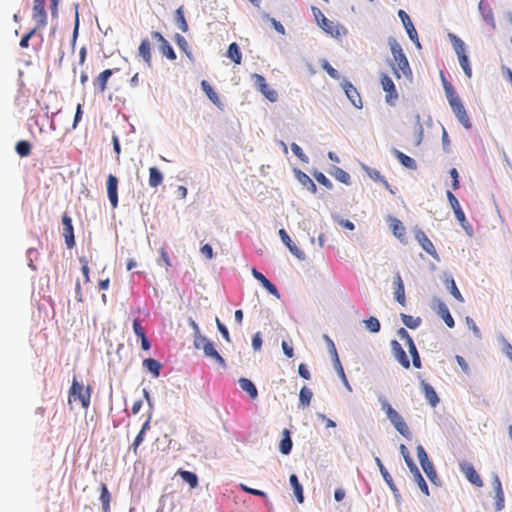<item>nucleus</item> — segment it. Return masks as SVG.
Instances as JSON below:
<instances>
[{
  "label": "nucleus",
  "instance_id": "1",
  "mask_svg": "<svg viewBox=\"0 0 512 512\" xmlns=\"http://www.w3.org/2000/svg\"><path fill=\"white\" fill-rule=\"evenodd\" d=\"M390 49L395 62L393 65V71L396 77L400 78L401 76H404L406 78H411L412 71L401 45L396 40H393L390 42Z\"/></svg>",
  "mask_w": 512,
  "mask_h": 512
},
{
  "label": "nucleus",
  "instance_id": "2",
  "mask_svg": "<svg viewBox=\"0 0 512 512\" xmlns=\"http://www.w3.org/2000/svg\"><path fill=\"white\" fill-rule=\"evenodd\" d=\"M445 89L449 104L456 118L463 125L464 128L470 129L472 127V123L461 100L456 95H454V92L450 85L445 86Z\"/></svg>",
  "mask_w": 512,
  "mask_h": 512
},
{
  "label": "nucleus",
  "instance_id": "3",
  "mask_svg": "<svg viewBox=\"0 0 512 512\" xmlns=\"http://www.w3.org/2000/svg\"><path fill=\"white\" fill-rule=\"evenodd\" d=\"M381 406L394 428L405 438L411 439V431L403 417L394 408H392L388 401L383 400Z\"/></svg>",
  "mask_w": 512,
  "mask_h": 512
},
{
  "label": "nucleus",
  "instance_id": "4",
  "mask_svg": "<svg viewBox=\"0 0 512 512\" xmlns=\"http://www.w3.org/2000/svg\"><path fill=\"white\" fill-rule=\"evenodd\" d=\"M91 388L90 386L84 387L76 379L73 380L69 390V402L80 401L81 406L87 409L90 405Z\"/></svg>",
  "mask_w": 512,
  "mask_h": 512
},
{
  "label": "nucleus",
  "instance_id": "5",
  "mask_svg": "<svg viewBox=\"0 0 512 512\" xmlns=\"http://www.w3.org/2000/svg\"><path fill=\"white\" fill-rule=\"evenodd\" d=\"M46 0H34L32 8V19L35 21L36 29H43L48 22L47 12L45 10Z\"/></svg>",
  "mask_w": 512,
  "mask_h": 512
},
{
  "label": "nucleus",
  "instance_id": "6",
  "mask_svg": "<svg viewBox=\"0 0 512 512\" xmlns=\"http://www.w3.org/2000/svg\"><path fill=\"white\" fill-rule=\"evenodd\" d=\"M398 335L401 340L405 341V344L408 347L409 353L412 356L413 366L417 369L421 368V359H420L419 353H418L416 345L414 344V341L410 337L409 333L404 328H400L398 330Z\"/></svg>",
  "mask_w": 512,
  "mask_h": 512
},
{
  "label": "nucleus",
  "instance_id": "7",
  "mask_svg": "<svg viewBox=\"0 0 512 512\" xmlns=\"http://www.w3.org/2000/svg\"><path fill=\"white\" fill-rule=\"evenodd\" d=\"M252 78L254 80V85L256 88L271 102L277 101L278 94L277 92L270 88V86L266 83V79L260 74H253Z\"/></svg>",
  "mask_w": 512,
  "mask_h": 512
},
{
  "label": "nucleus",
  "instance_id": "8",
  "mask_svg": "<svg viewBox=\"0 0 512 512\" xmlns=\"http://www.w3.org/2000/svg\"><path fill=\"white\" fill-rule=\"evenodd\" d=\"M461 472L465 475L467 480L475 485L476 487H482L483 481L480 475L477 473L473 465L467 461H463L459 464Z\"/></svg>",
  "mask_w": 512,
  "mask_h": 512
},
{
  "label": "nucleus",
  "instance_id": "9",
  "mask_svg": "<svg viewBox=\"0 0 512 512\" xmlns=\"http://www.w3.org/2000/svg\"><path fill=\"white\" fill-rule=\"evenodd\" d=\"M62 224L63 236L65 238L66 246L69 249H72L75 246L74 229L72 225V219L67 213H64L62 216Z\"/></svg>",
  "mask_w": 512,
  "mask_h": 512
},
{
  "label": "nucleus",
  "instance_id": "10",
  "mask_svg": "<svg viewBox=\"0 0 512 512\" xmlns=\"http://www.w3.org/2000/svg\"><path fill=\"white\" fill-rule=\"evenodd\" d=\"M381 85L383 90L386 92V102L390 105H394L398 98V94L392 79L389 76L383 74L381 76Z\"/></svg>",
  "mask_w": 512,
  "mask_h": 512
},
{
  "label": "nucleus",
  "instance_id": "11",
  "mask_svg": "<svg viewBox=\"0 0 512 512\" xmlns=\"http://www.w3.org/2000/svg\"><path fill=\"white\" fill-rule=\"evenodd\" d=\"M415 238L423 250H425L434 259H438L437 251H436L432 241L427 237L425 232H423L422 230H417L415 232Z\"/></svg>",
  "mask_w": 512,
  "mask_h": 512
},
{
  "label": "nucleus",
  "instance_id": "12",
  "mask_svg": "<svg viewBox=\"0 0 512 512\" xmlns=\"http://www.w3.org/2000/svg\"><path fill=\"white\" fill-rule=\"evenodd\" d=\"M152 37L156 39L159 43V50L160 52L166 56L170 60L176 59V54L174 52V49L170 45V43L163 37V35L160 32L154 31L151 33Z\"/></svg>",
  "mask_w": 512,
  "mask_h": 512
},
{
  "label": "nucleus",
  "instance_id": "13",
  "mask_svg": "<svg viewBox=\"0 0 512 512\" xmlns=\"http://www.w3.org/2000/svg\"><path fill=\"white\" fill-rule=\"evenodd\" d=\"M398 16L400 17L402 23H403V26L405 27L406 29V32L409 36V38L417 43V45H419V39H418V33L409 17V15L404 11V10H399L398 11Z\"/></svg>",
  "mask_w": 512,
  "mask_h": 512
},
{
  "label": "nucleus",
  "instance_id": "14",
  "mask_svg": "<svg viewBox=\"0 0 512 512\" xmlns=\"http://www.w3.org/2000/svg\"><path fill=\"white\" fill-rule=\"evenodd\" d=\"M118 179L116 176L110 174L107 177V193L110 203L113 208H116L118 205Z\"/></svg>",
  "mask_w": 512,
  "mask_h": 512
},
{
  "label": "nucleus",
  "instance_id": "15",
  "mask_svg": "<svg viewBox=\"0 0 512 512\" xmlns=\"http://www.w3.org/2000/svg\"><path fill=\"white\" fill-rule=\"evenodd\" d=\"M391 347H392L393 354H394L395 358L397 359V361L405 369H408L410 367V361H409V358L407 357L403 347L401 346V344L398 341L393 340L391 342Z\"/></svg>",
  "mask_w": 512,
  "mask_h": 512
},
{
  "label": "nucleus",
  "instance_id": "16",
  "mask_svg": "<svg viewBox=\"0 0 512 512\" xmlns=\"http://www.w3.org/2000/svg\"><path fill=\"white\" fill-rule=\"evenodd\" d=\"M279 235L283 241V243L287 246V248L289 249V251L294 255L296 256L298 259L300 260H304L305 259V254L302 250H300L291 240V238L289 237V235L287 234V232L284 230V229H280L279 230Z\"/></svg>",
  "mask_w": 512,
  "mask_h": 512
},
{
  "label": "nucleus",
  "instance_id": "17",
  "mask_svg": "<svg viewBox=\"0 0 512 512\" xmlns=\"http://www.w3.org/2000/svg\"><path fill=\"white\" fill-rule=\"evenodd\" d=\"M343 88H344L346 96L352 102V104L356 108H359V109L362 108V106H363L362 99L360 97V94L356 90V88L350 82H345L343 85Z\"/></svg>",
  "mask_w": 512,
  "mask_h": 512
},
{
  "label": "nucleus",
  "instance_id": "18",
  "mask_svg": "<svg viewBox=\"0 0 512 512\" xmlns=\"http://www.w3.org/2000/svg\"><path fill=\"white\" fill-rule=\"evenodd\" d=\"M492 484L495 491V508L497 511H500L504 508V492L502 489L501 481L497 475L493 477Z\"/></svg>",
  "mask_w": 512,
  "mask_h": 512
},
{
  "label": "nucleus",
  "instance_id": "19",
  "mask_svg": "<svg viewBox=\"0 0 512 512\" xmlns=\"http://www.w3.org/2000/svg\"><path fill=\"white\" fill-rule=\"evenodd\" d=\"M113 70L112 69H106L102 71L93 81V85L95 89L99 93H103L107 88V82L109 78L112 76Z\"/></svg>",
  "mask_w": 512,
  "mask_h": 512
},
{
  "label": "nucleus",
  "instance_id": "20",
  "mask_svg": "<svg viewBox=\"0 0 512 512\" xmlns=\"http://www.w3.org/2000/svg\"><path fill=\"white\" fill-rule=\"evenodd\" d=\"M252 275L255 279H257L262 286L272 295L279 297L278 290L274 284H272L261 272L256 270L255 268L252 269Z\"/></svg>",
  "mask_w": 512,
  "mask_h": 512
},
{
  "label": "nucleus",
  "instance_id": "21",
  "mask_svg": "<svg viewBox=\"0 0 512 512\" xmlns=\"http://www.w3.org/2000/svg\"><path fill=\"white\" fill-rule=\"evenodd\" d=\"M394 285H395V299L402 306L405 305V288L402 281V278L399 273L394 276Z\"/></svg>",
  "mask_w": 512,
  "mask_h": 512
},
{
  "label": "nucleus",
  "instance_id": "22",
  "mask_svg": "<svg viewBox=\"0 0 512 512\" xmlns=\"http://www.w3.org/2000/svg\"><path fill=\"white\" fill-rule=\"evenodd\" d=\"M314 15L316 17V20L319 24V26L327 33L333 34L334 32V25L333 22L330 21L328 18L325 17V15L319 10L314 8Z\"/></svg>",
  "mask_w": 512,
  "mask_h": 512
},
{
  "label": "nucleus",
  "instance_id": "23",
  "mask_svg": "<svg viewBox=\"0 0 512 512\" xmlns=\"http://www.w3.org/2000/svg\"><path fill=\"white\" fill-rule=\"evenodd\" d=\"M421 386L427 401L432 407H436L440 400L434 388L425 381L421 382Z\"/></svg>",
  "mask_w": 512,
  "mask_h": 512
},
{
  "label": "nucleus",
  "instance_id": "24",
  "mask_svg": "<svg viewBox=\"0 0 512 512\" xmlns=\"http://www.w3.org/2000/svg\"><path fill=\"white\" fill-rule=\"evenodd\" d=\"M479 10L481 12V15L483 19L491 25L493 29H495V21H494V15L491 7L488 3H486L484 0H480L479 2Z\"/></svg>",
  "mask_w": 512,
  "mask_h": 512
},
{
  "label": "nucleus",
  "instance_id": "25",
  "mask_svg": "<svg viewBox=\"0 0 512 512\" xmlns=\"http://www.w3.org/2000/svg\"><path fill=\"white\" fill-rule=\"evenodd\" d=\"M437 314L444 320L445 324L449 328H453L455 325L454 319L450 314L447 305L443 302H439L437 307Z\"/></svg>",
  "mask_w": 512,
  "mask_h": 512
},
{
  "label": "nucleus",
  "instance_id": "26",
  "mask_svg": "<svg viewBox=\"0 0 512 512\" xmlns=\"http://www.w3.org/2000/svg\"><path fill=\"white\" fill-rule=\"evenodd\" d=\"M375 461H376L377 466L379 467L380 473H381L384 481L387 483V485L393 491V493L396 494L398 492V489L396 488L391 475L389 474V472L387 471V469L383 465V463L380 460V458L376 457Z\"/></svg>",
  "mask_w": 512,
  "mask_h": 512
},
{
  "label": "nucleus",
  "instance_id": "27",
  "mask_svg": "<svg viewBox=\"0 0 512 512\" xmlns=\"http://www.w3.org/2000/svg\"><path fill=\"white\" fill-rule=\"evenodd\" d=\"M201 87H202V90L207 95V97L210 99V101L213 104H215L216 106L220 107L221 106L220 98H219L218 94L214 91V89L211 87V85L206 80H203L201 82Z\"/></svg>",
  "mask_w": 512,
  "mask_h": 512
},
{
  "label": "nucleus",
  "instance_id": "28",
  "mask_svg": "<svg viewBox=\"0 0 512 512\" xmlns=\"http://www.w3.org/2000/svg\"><path fill=\"white\" fill-rule=\"evenodd\" d=\"M139 55L148 66H151V45L148 39H143L138 48Z\"/></svg>",
  "mask_w": 512,
  "mask_h": 512
},
{
  "label": "nucleus",
  "instance_id": "29",
  "mask_svg": "<svg viewBox=\"0 0 512 512\" xmlns=\"http://www.w3.org/2000/svg\"><path fill=\"white\" fill-rule=\"evenodd\" d=\"M203 352L205 354V356L207 357H211L213 359H215V361L221 365V366H225V360L223 359V357L218 353V351L215 349L214 345L212 342L210 343H207L206 346L204 347L203 349Z\"/></svg>",
  "mask_w": 512,
  "mask_h": 512
},
{
  "label": "nucleus",
  "instance_id": "30",
  "mask_svg": "<svg viewBox=\"0 0 512 512\" xmlns=\"http://www.w3.org/2000/svg\"><path fill=\"white\" fill-rule=\"evenodd\" d=\"M290 484L293 488L294 494L297 498V501L299 503H303L304 501V495H303V487L300 484L297 476L295 474L290 475L289 477Z\"/></svg>",
  "mask_w": 512,
  "mask_h": 512
},
{
  "label": "nucleus",
  "instance_id": "31",
  "mask_svg": "<svg viewBox=\"0 0 512 512\" xmlns=\"http://www.w3.org/2000/svg\"><path fill=\"white\" fill-rule=\"evenodd\" d=\"M239 385L242 388V390L246 391L252 399L257 398L258 391H257L256 386L254 385V383L251 380H249L247 378H241L239 380Z\"/></svg>",
  "mask_w": 512,
  "mask_h": 512
},
{
  "label": "nucleus",
  "instance_id": "32",
  "mask_svg": "<svg viewBox=\"0 0 512 512\" xmlns=\"http://www.w3.org/2000/svg\"><path fill=\"white\" fill-rule=\"evenodd\" d=\"M292 440L290 437V432L287 429L283 430V439L280 442L279 450L282 454L287 455L291 452L292 449Z\"/></svg>",
  "mask_w": 512,
  "mask_h": 512
},
{
  "label": "nucleus",
  "instance_id": "33",
  "mask_svg": "<svg viewBox=\"0 0 512 512\" xmlns=\"http://www.w3.org/2000/svg\"><path fill=\"white\" fill-rule=\"evenodd\" d=\"M390 228L395 237L402 240L405 235V227L402 222L397 218H390Z\"/></svg>",
  "mask_w": 512,
  "mask_h": 512
},
{
  "label": "nucleus",
  "instance_id": "34",
  "mask_svg": "<svg viewBox=\"0 0 512 512\" xmlns=\"http://www.w3.org/2000/svg\"><path fill=\"white\" fill-rule=\"evenodd\" d=\"M143 366L153 374L154 377H159L161 370V363L153 358H148L143 361Z\"/></svg>",
  "mask_w": 512,
  "mask_h": 512
},
{
  "label": "nucleus",
  "instance_id": "35",
  "mask_svg": "<svg viewBox=\"0 0 512 512\" xmlns=\"http://www.w3.org/2000/svg\"><path fill=\"white\" fill-rule=\"evenodd\" d=\"M227 57L230 58L235 64H241L242 54L237 43L233 42L229 45L227 50Z\"/></svg>",
  "mask_w": 512,
  "mask_h": 512
},
{
  "label": "nucleus",
  "instance_id": "36",
  "mask_svg": "<svg viewBox=\"0 0 512 512\" xmlns=\"http://www.w3.org/2000/svg\"><path fill=\"white\" fill-rule=\"evenodd\" d=\"M177 474L180 475L191 488H196L198 486V477L195 473L180 469Z\"/></svg>",
  "mask_w": 512,
  "mask_h": 512
},
{
  "label": "nucleus",
  "instance_id": "37",
  "mask_svg": "<svg viewBox=\"0 0 512 512\" xmlns=\"http://www.w3.org/2000/svg\"><path fill=\"white\" fill-rule=\"evenodd\" d=\"M100 501L102 503L103 512H110L111 495L105 483L101 485Z\"/></svg>",
  "mask_w": 512,
  "mask_h": 512
},
{
  "label": "nucleus",
  "instance_id": "38",
  "mask_svg": "<svg viewBox=\"0 0 512 512\" xmlns=\"http://www.w3.org/2000/svg\"><path fill=\"white\" fill-rule=\"evenodd\" d=\"M163 181L162 173L156 167L149 168V185L151 187L159 186Z\"/></svg>",
  "mask_w": 512,
  "mask_h": 512
},
{
  "label": "nucleus",
  "instance_id": "39",
  "mask_svg": "<svg viewBox=\"0 0 512 512\" xmlns=\"http://www.w3.org/2000/svg\"><path fill=\"white\" fill-rule=\"evenodd\" d=\"M31 144L26 140H21L16 143L15 150L20 157H27L31 153Z\"/></svg>",
  "mask_w": 512,
  "mask_h": 512
},
{
  "label": "nucleus",
  "instance_id": "40",
  "mask_svg": "<svg viewBox=\"0 0 512 512\" xmlns=\"http://www.w3.org/2000/svg\"><path fill=\"white\" fill-rule=\"evenodd\" d=\"M175 21L179 27V29L183 32V33H186L188 31V24L186 22V19H185V15H184V11H183V7H179L176 12H175Z\"/></svg>",
  "mask_w": 512,
  "mask_h": 512
},
{
  "label": "nucleus",
  "instance_id": "41",
  "mask_svg": "<svg viewBox=\"0 0 512 512\" xmlns=\"http://www.w3.org/2000/svg\"><path fill=\"white\" fill-rule=\"evenodd\" d=\"M449 37L451 39L453 48H454L457 56L461 57L463 55H466L465 54V44H464V42L459 37H457L454 34H449Z\"/></svg>",
  "mask_w": 512,
  "mask_h": 512
},
{
  "label": "nucleus",
  "instance_id": "42",
  "mask_svg": "<svg viewBox=\"0 0 512 512\" xmlns=\"http://www.w3.org/2000/svg\"><path fill=\"white\" fill-rule=\"evenodd\" d=\"M454 214L462 228L466 231V233L469 236H471L473 234V228L472 225L467 221L463 210L456 211Z\"/></svg>",
  "mask_w": 512,
  "mask_h": 512
},
{
  "label": "nucleus",
  "instance_id": "43",
  "mask_svg": "<svg viewBox=\"0 0 512 512\" xmlns=\"http://www.w3.org/2000/svg\"><path fill=\"white\" fill-rule=\"evenodd\" d=\"M298 180L299 182L307 188V190H309L310 192L312 193H315L316 192V185L315 183L313 182V180L305 173L299 171L298 172Z\"/></svg>",
  "mask_w": 512,
  "mask_h": 512
},
{
  "label": "nucleus",
  "instance_id": "44",
  "mask_svg": "<svg viewBox=\"0 0 512 512\" xmlns=\"http://www.w3.org/2000/svg\"><path fill=\"white\" fill-rule=\"evenodd\" d=\"M401 319H402V322L404 323V325L410 329H415L421 324L420 317H413L411 315L402 313Z\"/></svg>",
  "mask_w": 512,
  "mask_h": 512
},
{
  "label": "nucleus",
  "instance_id": "45",
  "mask_svg": "<svg viewBox=\"0 0 512 512\" xmlns=\"http://www.w3.org/2000/svg\"><path fill=\"white\" fill-rule=\"evenodd\" d=\"M312 396H313V393L309 388H307L306 386L302 387V389L300 390V393H299L300 404L303 407L309 406Z\"/></svg>",
  "mask_w": 512,
  "mask_h": 512
},
{
  "label": "nucleus",
  "instance_id": "46",
  "mask_svg": "<svg viewBox=\"0 0 512 512\" xmlns=\"http://www.w3.org/2000/svg\"><path fill=\"white\" fill-rule=\"evenodd\" d=\"M331 174L335 177V179H337L341 183H344V184L350 183V179H351L350 175L346 171H344L343 169H341L339 167L334 166L333 172H331Z\"/></svg>",
  "mask_w": 512,
  "mask_h": 512
},
{
  "label": "nucleus",
  "instance_id": "47",
  "mask_svg": "<svg viewBox=\"0 0 512 512\" xmlns=\"http://www.w3.org/2000/svg\"><path fill=\"white\" fill-rule=\"evenodd\" d=\"M397 158L400 161V163L409 168V169H415L416 168V162L413 158L409 157L408 155L397 151Z\"/></svg>",
  "mask_w": 512,
  "mask_h": 512
},
{
  "label": "nucleus",
  "instance_id": "48",
  "mask_svg": "<svg viewBox=\"0 0 512 512\" xmlns=\"http://www.w3.org/2000/svg\"><path fill=\"white\" fill-rule=\"evenodd\" d=\"M421 467H422L423 471L425 472V474L427 475V477L429 478V480L431 482L435 483V480L437 479V473H436L433 463L432 462H428L426 464L423 463V465Z\"/></svg>",
  "mask_w": 512,
  "mask_h": 512
},
{
  "label": "nucleus",
  "instance_id": "49",
  "mask_svg": "<svg viewBox=\"0 0 512 512\" xmlns=\"http://www.w3.org/2000/svg\"><path fill=\"white\" fill-rule=\"evenodd\" d=\"M366 172L369 175V177L371 179H373L374 181H379V182L383 183L385 185V187L389 186L388 182L385 180V178L381 175V173L378 170H375L372 168H367Z\"/></svg>",
  "mask_w": 512,
  "mask_h": 512
},
{
  "label": "nucleus",
  "instance_id": "50",
  "mask_svg": "<svg viewBox=\"0 0 512 512\" xmlns=\"http://www.w3.org/2000/svg\"><path fill=\"white\" fill-rule=\"evenodd\" d=\"M364 323L366 328L373 333H377L380 330V322L375 317H370L369 319L365 320Z\"/></svg>",
  "mask_w": 512,
  "mask_h": 512
},
{
  "label": "nucleus",
  "instance_id": "51",
  "mask_svg": "<svg viewBox=\"0 0 512 512\" xmlns=\"http://www.w3.org/2000/svg\"><path fill=\"white\" fill-rule=\"evenodd\" d=\"M458 59H459L460 66L462 67L465 75L468 78H471V76H472V69L470 67L467 55H463L461 57H458Z\"/></svg>",
  "mask_w": 512,
  "mask_h": 512
},
{
  "label": "nucleus",
  "instance_id": "52",
  "mask_svg": "<svg viewBox=\"0 0 512 512\" xmlns=\"http://www.w3.org/2000/svg\"><path fill=\"white\" fill-rule=\"evenodd\" d=\"M314 177L318 183L325 186L327 189H332L333 185L331 181L322 172H315Z\"/></svg>",
  "mask_w": 512,
  "mask_h": 512
},
{
  "label": "nucleus",
  "instance_id": "53",
  "mask_svg": "<svg viewBox=\"0 0 512 512\" xmlns=\"http://www.w3.org/2000/svg\"><path fill=\"white\" fill-rule=\"evenodd\" d=\"M80 263L82 264V267H81V271L83 273V276H84V281L85 283H88L90 281V276H89V272H90V269H89V262L88 260L85 258V257H81L79 259Z\"/></svg>",
  "mask_w": 512,
  "mask_h": 512
},
{
  "label": "nucleus",
  "instance_id": "54",
  "mask_svg": "<svg viewBox=\"0 0 512 512\" xmlns=\"http://www.w3.org/2000/svg\"><path fill=\"white\" fill-rule=\"evenodd\" d=\"M144 436H145V433H142L141 431H139V433L135 437L133 443L131 444L130 449L133 451L134 455H137L138 448L144 441Z\"/></svg>",
  "mask_w": 512,
  "mask_h": 512
},
{
  "label": "nucleus",
  "instance_id": "55",
  "mask_svg": "<svg viewBox=\"0 0 512 512\" xmlns=\"http://www.w3.org/2000/svg\"><path fill=\"white\" fill-rule=\"evenodd\" d=\"M39 29H36V27L34 26L33 29H31L28 33H26L22 39L20 40V47L21 48H28L29 46V40L31 39L32 36H34L36 34V32L38 31Z\"/></svg>",
  "mask_w": 512,
  "mask_h": 512
},
{
  "label": "nucleus",
  "instance_id": "56",
  "mask_svg": "<svg viewBox=\"0 0 512 512\" xmlns=\"http://www.w3.org/2000/svg\"><path fill=\"white\" fill-rule=\"evenodd\" d=\"M446 195H447V198L449 200V203H450L451 208L453 209L454 213L456 211L462 210L458 199L455 197V195L451 191H447Z\"/></svg>",
  "mask_w": 512,
  "mask_h": 512
},
{
  "label": "nucleus",
  "instance_id": "57",
  "mask_svg": "<svg viewBox=\"0 0 512 512\" xmlns=\"http://www.w3.org/2000/svg\"><path fill=\"white\" fill-rule=\"evenodd\" d=\"M333 361H334V365H335V368H336L339 376L345 381V383H347L346 375H345L344 369L341 365V362H340L337 352H335V358H333Z\"/></svg>",
  "mask_w": 512,
  "mask_h": 512
},
{
  "label": "nucleus",
  "instance_id": "58",
  "mask_svg": "<svg viewBox=\"0 0 512 512\" xmlns=\"http://www.w3.org/2000/svg\"><path fill=\"white\" fill-rule=\"evenodd\" d=\"M291 149L293 151V153L303 162H307L308 161V158L307 156L304 154L303 150L301 149L300 146H298L296 143H292L291 144Z\"/></svg>",
  "mask_w": 512,
  "mask_h": 512
},
{
  "label": "nucleus",
  "instance_id": "59",
  "mask_svg": "<svg viewBox=\"0 0 512 512\" xmlns=\"http://www.w3.org/2000/svg\"><path fill=\"white\" fill-rule=\"evenodd\" d=\"M216 325H217L219 332L222 334L223 338L227 342H230L231 339H230L229 332H228L226 326L219 320V318H216Z\"/></svg>",
  "mask_w": 512,
  "mask_h": 512
},
{
  "label": "nucleus",
  "instance_id": "60",
  "mask_svg": "<svg viewBox=\"0 0 512 512\" xmlns=\"http://www.w3.org/2000/svg\"><path fill=\"white\" fill-rule=\"evenodd\" d=\"M417 456H418L421 466L423 465V463L426 464V463L430 462L428 459V455L422 445H419L417 447Z\"/></svg>",
  "mask_w": 512,
  "mask_h": 512
},
{
  "label": "nucleus",
  "instance_id": "61",
  "mask_svg": "<svg viewBox=\"0 0 512 512\" xmlns=\"http://www.w3.org/2000/svg\"><path fill=\"white\" fill-rule=\"evenodd\" d=\"M211 341H209L208 338H206L205 336H201V335H198L195 337V340H194V346L195 348L197 349H204V347L206 346L207 343H210Z\"/></svg>",
  "mask_w": 512,
  "mask_h": 512
},
{
  "label": "nucleus",
  "instance_id": "62",
  "mask_svg": "<svg viewBox=\"0 0 512 512\" xmlns=\"http://www.w3.org/2000/svg\"><path fill=\"white\" fill-rule=\"evenodd\" d=\"M415 481L417 482L420 490L426 495V496H429V489H428V485L426 483V481L424 480V478L422 477V475H419L417 477H415Z\"/></svg>",
  "mask_w": 512,
  "mask_h": 512
},
{
  "label": "nucleus",
  "instance_id": "63",
  "mask_svg": "<svg viewBox=\"0 0 512 512\" xmlns=\"http://www.w3.org/2000/svg\"><path fill=\"white\" fill-rule=\"evenodd\" d=\"M133 330H134V333L139 337H143V336H146L145 335V330L144 328L142 327L141 323H140V320L139 319H134L133 321Z\"/></svg>",
  "mask_w": 512,
  "mask_h": 512
},
{
  "label": "nucleus",
  "instance_id": "64",
  "mask_svg": "<svg viewBox=\"0 0 512 512\" xmlns=\"http://www.w3.org/2000/svg\"><path fill=\"white\" fill-rule=\"evenodd\" d=\"M323 69L327 72V74L333 79L339 78V73L336 69H334L327 61L323 64Z\"/></svg>",
  "mask_w": 512,
  "mask_h": 512
}]
</instances>
